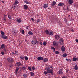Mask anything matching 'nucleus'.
Returning a JSON list of instances; mask_svg holds the SVG:
<instances>
[{
  "label": "nucleus",
  "mask_w": 78,
  "mask_h": 78,
  "mask_svg": "<svg viewBox=\"0 0 78 78\" xmlns=\"http://www.w3.org/2000/svg\"><path fill=\"white\" fill-rule=\"evenodd\" d=\"M4 51L5 52V54H7L8 53L7 52V51L5 48L4 49Z\"/></svg>",
  "instance_id": "7c9ffc66"
},
{
  "label": "nucleus",
  "mask_w": 78,
  "mask_h": 78,
  "mask_svg": "<svg viewBox=\"0 0 78 78\" xmlns=\"http://www.w3.org/2000/svg\"><path fill=\"white\" fill-rule=\"evenodd\" d=\"M73 61H77V58L76 57L73 58Z\"/></svg>",
  "instance_id": "a878e982"
},
{
  "label": "nucleus",
  "mask_w": 78,
  "mask_h": 78,
  "mask_svg": "<svg viewBox=\"0 0 78 78\" xmlns=\"http://www.w3.org/2000/svg\"><path fill=\"white\" fill-rule=\"evenodd\" d=\"M19 3V2L17 1V0H16L15 1V2L14 3V5H16Z\"/></svg>",
  "instance_id": "a211bd4d"
},
{
  "label": "nucleus",
  "mask_w": 78,
  "mask_h": 78,
  "mask_svg": "<svg viewBox=\"0 0 78 78\" xmlns=\"http://www.w3.org/2000/svg\"><path fill=\"white\" fill-rule=\"evenodd\" d=\"M47 4H45L43 6V8L44 9H46L48 7V5Z\"/></svg>",
  "instance_id": "f8f14e48"
},
{
  "label": "nucleus",
  "mask_w": 78,
  "mask_h": 78,
  "mask_svg": "<svg viewBox=\"0 0 78 78\" xmlns=\"http://www.w3.org/2000/svg\"><path fill=\"white\" fill-rule=\"evenodd\" d=\"M62 78H67V76L66 75L62 74Z\"/></svg>",
  "instance_id": "cd10ccee"
},
{
  "label": "nucleus",
  "mask_w": 78,
  "mask_h": 78,
  "mask_svg": "<svg viewBox=\"0 0 78 78\" xmlns=\"http://www.w3.org/2000/svg\"><path fill=\"white\" fill-rule=\"evenodd\" d=\"M22 69L23 70H25V69H27V68L25 67V66H23L22 67Z\"/></svg>",
  "instance_id": "c85d7f7f"
},
{
  "label": "nucleus",
  "mask_w": 78,
  "mask_h": 78,
  "mask_svg": "<svg viewBox=\"0 0 78 78\" xmlns=\"http://www.w3.org/2000/svg\"><path fill=\"white\" fill-rule=\"evenodd\" d=\"M16 6H15V5H13L12 6V7L13 9H15L16 8Z\"/></svg>",
  "instance_id": "a18cd8bd"
},
{
  "label": "nucleus",
  "mask_w": 78,
  "mask_h": 78,
  "mask_svg": "<svg viewBox=\"0 0 78 78\" xmlns=\"http://www.w3.org/2000/svg\"><path fill=\"white\" fill-rule=\"evenodd\" d=\"M31 76H33L34 75V73L33 72H30Z\"/></svg>",
  "instance_id": "a19ab883"
},
{
  "label": "nucleus",
  "mask_w": 78,
  "mask_h": 78,
  "mask_svg": "<svg viewBox=\"0 0 78 78\" xmlns=\"http://www.w3.org/2000/svg\"><path fill=\"white\" fill-rule=\"evenodd\" d=\"M8 18H9V19H12L11 16H10L9 15H8Z\"/></svg>",
  "instance_id": "f704fd0d"
},
{
  "label": "nucleus",
  "mask_w": 78,
  "mask_h": 78,
  "mask_svg": "<svg viewBox=\"0 0 78 78\" xmlns=\"http://www.w3.org/2000/svg\"><path fill=\"white\" fill-rule=\"evenodd\" d=\"M15 54H16V55H18L19 54V52H18L17 51H15Z\"/></svg>",
  "instance_id": "c9c22d12"
},
{
  "label": "nucleus",
  "mask_w": 78,
  "mask_h": 78,
  "mask_svg": "<svg viewBox=\"0 0 78 78\" xmlns=\"http://www.w3.org/2000/svg\"><path fill=\"white\" fill-rule=\"evenodd\" d=\"M19 69H20L19 68H18V67H17L16 68V71H15L16 74L17 73V72Z\"/></svg>",
  "instance_id": "f3484780"
},
{
  "label": "nucleus",
  "mask_w": 78,
  "mask_h": 78,
  "mask_svg": "<svg viewBox=\"0 0 78 78\" xmlns=\"http://www.w3.org/2000/svg\"><path fill=\"white\" fill-rule=\"evenodd\" d=\"M28 34L30 35H32L33 34V32L31 31H28Z\"/></svg>",
  "instance_id": "412c9836"
},
{
  "label": "nucleus",
  "mask_w": 78,
  "mask_h": 78,
  "mask_svg": "<svg viewBox=\"0 0 78 78\" xmlns=\"http://www.w3.org/2000/svg\"><path fill=\"white\" fill-rule=\"evenodd\" d=\"M21 33L23 34H24V33H25L24 30H22L21 31Z\"/></svg>",
  "instance_id": "473e14b6"
},
{
  "label": "nucleus",
  "mask_w": 78,
  "mask_h": 78,
  "mask_svg": "<svg viewBox=\"0 0 78 78\" xmlns=\"http://www.w3.org/2000/svg\"><path fill=\"white\" fill-rule=\"evenodd\" d=\"M55 53L56 54H59V52H58V51H55Z\"/></svg>",
  "instance_id": "37998d69"
},
{
  "label": "nucleus",
  "mask_w": 78,
  "mask_h": 78,
  "mask_svg": "<svg viewBox=\"0 0 78 78\" xmlns=\"http://www.w3.org/2000/svg\"><path fill=\"white\" fill-rule=\"evenodd\" d=\"M51 68H52V69H53V68H52V67H50Z\"/></svg>",
  "instance_id": "0e129e2a"
},
{
  "label": "nucleus",
  "mask_w": 78,
  "mask_h": 78,
  "mask_svg": "<svg viewBox=\"0 0 78 78\" xmlns=\"http://www.w3.org/2000/svg\"><path fill=\"white\" fill-rule=\"evenodd\" d=\"M16 33H17V32L16 31H14V32L13 33L14 35L15 36L16 35Z\"/></svg>",
  "instance_id": "72a5a7b5"
},
{
  "label": "nucleus",
  "mask_w": 78,
  "mask_h": 78,
  "mask_svg": "<svg viewBox=\"0 0 78 78\" xmlns=\"http://www.w3.org/2000/svg\"><path fill=\"white\" fill-rule=\"evenodd\" d=\"M23 8L24 9H25L26 10H27V9L28 8V6L27 5H24Z\"/></svg>",
  "instance_id": "dca6fc26"
},
{
  "label": "nucleus",
  "mask_w": 78,
  "mask_h": 78,
  "mask_svg": "<svg viewBox=\"0 0 78 78\" xmlns=\"http://www.w3.org/2000/svg\"><path fill=\"white\" fill-rule=\"evenodd\" d=\"M48 78H50V77H49Z\"/></svg>",
  "instance_id": "69168bd1"
},
{
  "label": "nucleus",
  "mask_w": 78,
  "mask_h": 78,
  "mask_svg": "<svg viewBox=\"0 0 78 78\" xmlns=\"http://www.w3.org/2000/svg\"><path fill=\"white\" fill-rule=\"evenodd\" d=\"M16 22H17L18 23H20L22 22V20L21 18H19L16 20Z\"/></svg>",
  "instance_id": "4468645a"
},
{
  "label": "nucleus",
  "mask_w": 78,
  "mask_h": 78,
  "mask_svg": "<svg viewBox=\"0 0 78 78\" xmlns=\"http://www.w3.org/2000/svg\"><path fill=\"white\" fill-rule=\"evenodd\" d=\"M20 58L21 60H23L24 58V56L21 55L20 56Z\"/></svg>",
  "instance_id": "2f4dec72"
},
{
  "label": "nucleus",
  "mask_w": 78,
  "mask_h": 78,
  "mask_svg": "<svg viewBox=\"0 0 78 78\" xmlns=\"http://www.w3.org/2000/svg\"><path fill=\"white\" fill-rule=\"evenodd\" d=\"M5 45L4 44H2L1 46L0 49L2 50L3 48H4V49H5Z\"/></svg>",
  "instance_id": "6e6552de"
},
{
  "label": "nucleus",
  "mask_w": 78,
  "mask_h": 78,
  "mask_svg": "<svg viewBox=\"0 0 78 78\" xmlns=\"http://www.w3.org/2000/svg\"><path fill=\"white\" fill-rule=\"evenodd\" d=\"M68 3H69L70 5H72L73 3V0H69L68 2Z\"/></svg>",
  "instance_id": "ddd939ff"
},
{
  "label": "nucleus",
  "mask_w": 78,
  "mask_h": 78,
  "mask_svg": "<svg viewBox=\"0 0 78 78\" xmlns=\"http://www.w3.org/2000/svg\"><path fill=\"white\" fill-rule=\"evenodd\" d=\"M64 5L63 3H61L58 4V6H63Z\"/></svg>",
  "instance_id": "6ab92c4d"
},
{
  "label": "nucleus",
  "mask_w": 78,
  "mask_h": 78,
  "mask_svg": "<svg viewBox=\"0 0 78 78\" xmlns=\"http://www.w3.org/2000/svg\"><path fill=\"white\" fill-rule=\"evenodd\" d=\"M60 37V36H59L58 35H56L55 36V40H58L59 39Z\"/></svg>",
  "instance_id": "9d476101"
},
{
  "label": "nucleus",
  "mask_w": 78,
  "mask_h": 78,
  "mask_svg": "<svg viewBox=\"0 0 78 78\" xmlns=\"http://www.w3.org/2000/svg\"><path fill=\"white\" fill-rule=\"evenodd\" d=\"M56 4V2L55 1H53V2L52 3V4L51 5L52 7H54L55 5V4Z\"/></svg>",
  "instance_id": "2eb2a0df"
},
{
  "label": "nucleus",
  "mask_w": 78,
  "mask_h": 78,
  "mask_svg": "<svg viewBox=\"0 0 78 78\" xmlns=\"http://www.w3.org/2000/svg\"><path fill=\"white\" fill-rule=\"evenodd\" d=\"M4 17L6 16V15H5V14H4Z\"/></svg>",
  "instance_id": "680f3d73"
},
{
  "label": "nucleus",
  "mask_w": 78,
  "mask_h": 78,
  "mask_svg": "<svg viewBox=\"0 0 78 78\" xmlns=\"http://www.w3.org/2000/svg\"><path fill=\"white\" fill-rule=\"evenodd\" d=\"M64 21L65 22H67V20L66 18H64Z\"/></svg>",
  "instance_id": "de8ad7c7"
},
{
  "label": "nucleus",
  "mask_w": 78,
  "mask_h": 78,
  "mask_svg": "<svg viewBox=\"0 0 78 78\" xmlns=\"http://www.w3.org/2000/svg\"><path fill=\"white\" fill-rule=\"evenodd\" d=\"M40 22V20H37V22L39 23Z\"/></svg>",
  "instance_id": "5fc2aeb1"
},
{
  "label": "nucleus",
  "mask_w": 78,
  "mask_h": 78,
  "mask_svg": "<svg viewBox=\"0 0 78 78\" xmlns=\"http://www.w3.org/2000/svg\"><path fill=\"white\" fill-rule=\"evenodd\" d=\"M58 73L59 74L62 75H62L63 74V72L62 71V69H60L59 71H58Z\"/></svg>",
  "instance_id": "39448f33"
},
{
  "label": "nucleus",
  "mask_w": 78,
  "mask_h": 78,
  "mask_svg": "<svg viewBox=\"0 0 78 78\" xmlns=\"http://www.w3.org/2000/svg\"><path fill=\"white\" fill-rule=\"evenodd\" d=\"M46 71L44 72L45 75H47L48 73H53V70L50 69L49 68H45V69Z\"/></svg>",
  "instance_id": "f257e3e1"
},
{
  "label": "nucleus",
  "mask_w": 78,
  "mask_h": 78,
  "mask_svg": "<svg viewBox=\"0 0 78 78\" xmlns=\"http://www.w3.org/2000/svg\"><path fill=\"white\" fill-rule=\"evenodd\" d=\"M2 2H3V3H4V2H3V1H2Z\"/></svg>",
  "instance_id": "338daca9"
},
{
  "label": "nucleus",
  "mask_w": 78,
  "mask_h": 78,
  "mask_svg": "<svg viewBox=\"0 0 78 78\" xmlns=\"http://www.w3.org/2000/svg\"><path fill=\"white\" fill-rule=\"evenodd\" d=\"M31 20H32L33 21H34V18H32L31 19Z\"/></svg>",
  "instance_id": "6e6d98bb"
},
{
  "label": "nucleus",
  "mask_w": 78,
  "mask_h": 78,
  "mask_svg": "<svg viewBox=\"0 0 78 78\" xmlns=\"http://www.w3.org/2000/svg\"><path fill=\"white\" fill-rule=\"evenodd\" d=\"M16 65L17 67H20L21 65H22V64L20 62H18L16 63Z\"/></svg>",
  "instance_id": "1a4fd4ad"
},
{
  "label": "nucleus",
  "mask_w": 78,
  "mask_h": 78,
  "mask_svg": "<svg viewBox=\"0 0 78 78\" xmlns=\"http://www.w3.org/2000/svg\"><path fill=\"white\" fill-rule=\"evenodd\" d=\"M46 44L47 43L46 42H45L44 41L43 42V45L45 46L46 45Z\"/></svg>",
  "instance_id": "ea45409f"
},
{
  "label": "nucleus",
  "mask_w": 78,
  "mask_h": 78,
  "mask_svg": "<svg viewBox=\"0 0 78 78\" xmlns=\"http://www.w3.org/2000/svg\"><path fill=\"white\" fill-rule=\"evenodd\" d=\"M53 45L55 46H57L58 45V43L57 42L54 41L53 42Z\"/></svg>",
  "instance_id": "423d86ee"
},
{
  "label": "nucleus",
  "mask_w": 78,
  "mask_h": 78,
  "mask_svg": "<svg viewBox=\"0 0 78 78\" xmlns=\"http://www.w3.org/2000/svg\"><path fill=\"white\" fill-rule=\"evenodd\" d=\"M40 45H42L43 43H42V42H41V41H40Z\"/></svg>",
  "instance_id": "603ef678"
},
{
  "label": "nucleus",
  "mask_w": 78,
  "mask_h": 78,
  "mask_svg": "<svg viewBox=\"0 0 78 78\" xmlns=\"http://www.w3.org/2000/svg\"><path fill=\"white\" fill-rule=\"evenodd\" d=\"M62 56L63 57H66V56H67V55L66 53H64V54H63Z\"/></svg>",
  "instance_id": "c756f323"
},
{
  "label": "nucleus",
  "mask_w": 78,
  "mask_h": 78,
  "mask_svg": "<svg viewBox=\"0 0 78 78\" xmlns=\"http://www.w3.org/2000/svg\"><path fill=\"white\" fill-rule=\"evenodd\" d=\"M32 69H33V70H35V67H34V66H33V67H32Z\"/></svg>",
  "instance_id": "09e8293b"
},
{
  "label": "nucleus",
  "mask_w": 78,
  "mask_h": 78,
  "mask_svg": "<svg viewBox=\"0 0 78 78\" xmlns=\"http://www.w3.org/2000/svg\"><path fill=\"white\" fill-rule=\"evenodd\" d=\"M26 29L28 30V27L27 26V27H26Z\"/></svg>",
  "instance_id": "4d7b16f0"
},
{
  "label": "nucleus",
  "mask_w": 78,
  "mask_h": 78,
  "mask_svg": "<svg viewBox=\"0 0 78 78\" xmlns=\"http://www.w3.org/2000/svg\"><path fill=\"white\" fill-rule=\"evenodd\" d=\"M75 41L77 43H78V39H76L75 40Z\"/></svg>",
  "instance_id": "8fccbe9b"
},
{
  "label": "nucleus",
  "mask_w": 78,
  "mask_h": 78,
  "mask_svg": "<svg viewBox=\"0 0 78 78\" xmlns=\"http://www.w3.org/2000/svg\"><path fill=\"white\" fill-rule=\"evenodd\" d=\"M37 59L38 61H42L44 60V58L41 56H40L37 58Z\"/></svg>",
  "instance_id": "0eeeda50"
},
{
  "label": "nucleus",
  "mask_w": 78,
  "mask_h": 78,
  "mask_svg": "<svg viewBox=\"0 0 78 78\" xmlns=\"http://www.w3.org/2000/svg\"><path fill=\"white\" fill-rule=\"evenodd\" d=\"M65 48L64 46H62V48H61V50L62 51H64L65 50Z\"/></svg>",
  "instance_id": "4be33fe9"
},
{
  "label": "nucleus",
  "mask_w": 78,
  "mask_h": 78,
  "mask_svg": "<svg viewBox=\"0 0 78 78\" xmlns=\"http://www.w3.org/2000/svg\"><path fill=\"white\" fill-rule=\"evenodd\" d=\"M74 69H75V70H77L78 69V66H77V65H76L74 67Z\"/></svg>",
  "instance_id": "bb28decb"
},
{
  "label": "nucleus",
  "mask_w": 78,
  "mask_h": 78,
  "mask_svg": "<svg viewBox=\"0 0 78 78\" xmlns=\"http://www.w3.org/2000/svg\"><path fill=\"white\" fill-rule=\"evenodd\" d=\"M1 53L2 55H5V53L4 52H3V51H2L1 52Z\"/></svg>",
  "instance_id": "c03bdc74"
},
{
  "label": "nucleus",
  "mask_w": 78,
  "mask_h": 78,
  "mask_svg": "<svg viewBox=\"0 0 78 78\" xmlns=\"http://www.w3.org/2000/svg\"><path fill=\"white\" fill-rule=\"evenodd\" d=\"M1 34L2 35H4L5 34V33L4 32H3L2 31H1Z\"/></svg>",
  "instance_id": "79ce46f5"
},
{
  "label": "nucleus",
  "mask_w": 78,
  "mask_h": 78,
  "mask_svg": "<svg viewBox=\"0 0 78 78\" xmlns=\"http://www.w3.org/2000/svg\"><path fill=\"white\" fill-rule=\"evenodd\" d=\"M69 60L70 59H66V60L67 61H69Z\"/></svg>",
  "instance_id": "052dcab7"
},
{
  "label": "nucleus",
  "mask_w": 78,
  "mask_h": 78,
  "mask_svg": "<svg viewBox=\"0 0 78 78\" xmlns=\"http://www.w3.org/2000/svg\"><path fill=\"white\" fill-rule=\"evenodd\" d=\"M12 54L13 55H15V53H14V52H13L12 53Z\"/></svg>",
  "instance_id": "864d4df0"
},
{
  "label": "nucleus",
  "mask_w": 78,
  "mask_h": 78,
  "mask_svg": "<svg viewBox=\"0 0 78 78\" xmlns=\"http://www.w3.org/2000/svg\"><path fill=\"white\" fill-rule=\"evenodd\" d=\"M71 31L72 32H74V30L73 29H72L71 30Z\"/></svg>",
  "instance_id": "13d9d810"
},
{
  "label": "nucleus",
  "mask_w": 78,
  "mask_h": 78,
  "mask_svg": "<svg viewBox=\"0 0 78 78\" xmlns=\"http://www.w3.org/2000/svg\"><path fill=\"white\" fill-rule=\"evenodd\" d=\"M38 43L39 42L37 40H36L35 41H34L32 40L31 41V43L33 45H37Z\"/></svg>",
  "instance_id": "7ed1b4c3"
},
{
  "label": "nucleus",
  "mask_w": 78,
  "mask_h": 78,
  "mask_svg": "<svg viewBox=\"0 0 78 78\" xmlns=\"http://www.w3.org/2000/svg\"><path fill=\"white\" fill-rule=\"evenodd\" d=\"M25 60L27 61L28 60V58L26 56L25 57Z\"/></svg>",
  "instance_id": "58836bf2"
},
{
  "label": "nucleus",
  "mask_w": 78,
  "mask_h": 78,
  "mask_svg": "<svg viewBox=\"0 0 78 78\" xmlns=\"http://www.w3.org/2000/svg\"><path fill=\"white\" fill-rule=\"evenodd\" d=\"M3 20L4 22L6 21V18H4Z\"/></svg>",
  "instance_id": "3c124183"
},
{
  "label": "nucleus",
  "mask_w": 78,
  "mask_h": 78,
  "mask_svg": "<svg viewBox=\"0 0 78 78\" xmlns=\"http://www.w3.org/2000/svg\"><path fill=\"white\" fill-rule=\"evenodd\" d=\"M59 43L60 45H62L64 44V40L62 38H61L59 40Z\"/></svg>",
  "instance_id": "20e7f679"
},
{
  "label": "nucleus",
  "mask_w": 78,
  "mask_h": 78,
  "mask_svg": "<svg viewBox=\"0 0 78 78\" xmlns=\"http://www.w3.org/2000/svg\"><path fill=\"white\" fill-rule=\"evenodd\" d=\"M45 33H46V34L47 35H49V31L48 30H46Z\"/></svg>",
  "instance_id": "aec40b11"
},
{
  "label": "nucleus",
  "mask_w": 78,
  "mask_h": 78,
  "mask_svg": "<svg viewBox=\"0 0 78 78\" xmlns=\"http://www.w3.org/2000/svg\"><path fill=\"white\" fill-rule=\"evenodd\" d=\"M43 61L45 62H47L48 61V59L47 58H43Z\"/></svg>",
  "instance_id": "393cba45"
},
{
  "label": "nucleus",
  "mask_w": 78,
  "mask_h": 78,
  "mask_svg": "<svg viewBox=\"0 0 78 78\" xmlns=\"http://www.w3.org/2000/svg\"><path fill=\"white\" fill-rule=\"evenodd\" d=\"M23 76L24 78H27L28 76V74H24L23 75Z\"/></svg>",
  "instance_id": "5701e85b"
},
{
  "label": "nucleus",
  "mask_w": 78,
  "mask_h": 78,
  "mask_svg": "<svg viewBox=\"0 0 78 78\" xmlns=\"http://www.w3.org/2000/svg\"><path fill=\"white\" fill-rule=\"evenodd\" d=\"M7 60L8 62L10 63H12L14 62V60H13L12 58L9 57L7 59Z\"/></svg>",
  "instance_id": "f03ea898"
},
{
  "label": "nucleus",
  "mask_w": 78,
  "mask_h": 78,
  "mask_svg": "<svg viewBox=\"0 0 78 78\" xmlns=\"http://www.w3.org/2000/svg\"><path fill=\"white\" fill-rule=\"evenodd\" d=\"M1 37L4 39L6 40L7 39V37L5 35H2Z\"/></svg>",
  "instance_id": "9b49d317"
},
{
  "label": "nucleus",
  "mask_w": 78,
  "mask_h": 78,
  "mask_svg": "<svg viewBox=\"0 0 78 78\" xmlns=\"http://www.w3.org/2000/svg\"><path fill=\"white\" fill-rule=\"evenodd\" d=\"M54 34V32L53 31H51L49 32V35H51V36H52L53 35V34Z\"/></svg>",
  "instance_id": "b1692460"
},
{
  "label": "nucleus",
  "mask_w": 78,
  "mask_h": 78,
  "mask_svg": "<svg viewBox=\"0 0 78 78\" xmlns=\"http://www.w3.org/2000/svg\"><path fill=\"white\" fill-rule=\"evenodd\" d=\"M69 8L67 7V10L68 11H69Z\"/></svg>",
  "instance_id": "49530a36"
},
{
  "label": "nucleus",
  "mask_w": 78,
  "mask_h": 78,
  "mask_svg": "<svg viewBox=\"0 0 78 78\" xmlns=\"http://www.w3.org/2000/svg\"><path fill=\"white\" fill-rule=\"evenodd\" d=\"M53 50V52H54L55 51V49L54 47H52L51 48Z\"/></svg>",
  "instance_id": "4c0bfd02"
},
{
  "label": "nucleus",
  "mask_w": 78,
  "mask_h": 78,
  "mask_svg": "<svg viewBox=\"0 0 78 78\" xmlns=\"http://www.w3.org/2000/svg\"><path fill=\"white\" fill-rule=\"evenodd\" d=\"M76 61H78V58H77V60Z\"/></svg>",
  "instance_id": "e2e57ef3"
},
{
  "label": "nucleus",
  "mask_w": 78,
  "mask_h": 78,
  "mask_svg": "<svg viewBox=\"0 0 78 78\" xmlns=\"http://www.w3.org/2000/svg\"><path fill=\"white\" fill-rule=\"evenodd\" d=\"M66 71L67 73H68L69 72V70L67 69L66 70Z\"/></svg>",
  "instance_id": "bf43d9fd"
},
{
  "label": "nucleus",
  "mask_w": 78,
  "mask_h": 78,
  "mask_svg": "<svg viewBox=\"0 0 78 78\" xmlns=\"http://www.w3.org/2000/svg\"><path fill=\"white\" fill-rule=\"evenodd\" d=\"M28 69L30 71H32L31 68H30V67H28Z\"/></svg>",
  "instance_id": "e433bc0d"
}]
</instances>
